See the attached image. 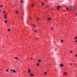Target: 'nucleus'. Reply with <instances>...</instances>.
Returning a JSON list of instances; mask_svg holds the SVG:
<instances>
[{"mask_svg":"<svg viewBox=\"0 0 77 77\" xmlns=\"http://www.w3.org/2000/svg\"><path fill=\"white\" fill-rule=\"evenodd\" d=\"M59 66L60 67H63L64 66V64H60Z\"/></svg>","mask_w":77,"mask_h":77,"instance_id":"nucleus-1","label":"nucleus"},{"mask_svg":"<svg viewBox=\"0 0 77 77\" xmlns=\"http://www.w3.org/2000/svg\"><path fill=\"white\" fill-rule=\"evenodd\" d=\"M28 73H30L31 72V70L29 69H28Z\"/></svg>","mask_w":77,"mask_h":77,"instance_id":"nucleus-2","label":"nucleus"},{"mask_svg":"<svg viewBox=\"0 0 77 77\" xmlns=\"http://www.w3.org/2000/svg\"><path fill=\"white\" fill-rule=\"evenodd\" d=\"M4 23H6V24L7 23H8V21H7V20H6V19H5V20Z\"/></svg>","mask_w":77,"mask_h":77,"instance_id":"nucleus-3","label":"nucleus"},{"mask_svg":"<svg viewBox=\"0 0 77 77\" xmlns=\"http://www.w3.org/2000/svg\"><path fill=\"white\" fill-rule=\"evenodd\" d=\"M15 59L16 60H19V58H17V57H15Z\"/></svg>","mask_w":77,"mask_h":77,"instance_id":"nucleus-4","label":"nucleus"},{"mask_svg":"<svg viewBox=\"0 0 77 77\" xmlns=\"http://www.w3.org/2000/svg\"><path fill=\"white\" fill-rule=\"evenodd\" d=\"M64 74H63V75H68V74L67 73H66V72H64Z\"/></svg>","mask_w":77,"mask_h":77,"instance_id":"nucleus-5","label":"nucleus"},{"mask_svg":"<svg viewBox=\"0 0 77 77\" xmlns=\"http://www.w3.org/2000/svg\"><path fill=\"white\" fill-rule=\"evenodd\" d=\"M4 16H5V17H4V18L5 19L6 18H7V17H6V14H5V15H4Z\"/></svg>","mask_w":77,"mask_h":77,"instance_id":"nucleus-6","label":"nucleus"},{"mask_svg":"<svg viewBox=\"0 0 77 77\" xmlns=\"http://www.w3.org/2000/svg\"><path fill=\"white\" fill-rule=\"evenodd\" d=\"M31 26H33L34 27H35V25L33 24H31Z\"/></svg>","mask_w":77,"mask_h":77,"instance_id":"nucleus-7","label":"nucleus"},{"mask_svg":"<svg viewBox=\"0 0 77 77\" xmlns=\"http://www.w3.org/2000/svg\"><path fill=\"white\" fill-rule=\"evenodd\" d=\"M31 6L32 7H33L35 5L33 4H32L31 5Z\"/></svg>","mask_w":77,"mask_h":77,"instance_id":"nucleus-8","label":"nucleus"},{"mask_svg":"<svg viewBox=\"0 0 77 77\" xmlns=\"http://www.w3.org/2000/svg\"><path fill=\"white\" fill-rule=\"evenodd\" d=\"M13 72L15 73V72H16V71L15 70H13Z\"/></svg>","mask_w":77,"mask_h":77,"instance_id":"nucleus-9","label":"nucleus"},{"mask_svg":"<svg viewBox=\"0 0 77 77\" xmlns=\"http://www.w3.org/2000/svg\"><path fill=\"white\" fill-rule=\"evenodd\" d=\"M33 75H34L32 73L30 75V76H33Z\"/></svg>","mask_w":77,"mask_h":77,"instance_id":"nucleus-10","label":"nucleus"},{"mask_svg":"<svg viewBox=\"0 0 77 77\" xmlns=\"http://www.w3.org/2000/svg\"><path fill=\"white\" fill-rule=\"evenodd\" d=\"M3 13L4 14H6V11L5 10L4 12H3Z\"/></svg>","mask_w":77,"mask_h":77,"instance_id":"nucleus-11","label":"nucleus"},{"mask_svg":"<svg viewBox=\"0 0 77 77\" xmlns=\"http://www.w3.org/2000/svg\"><path fill=\"white\" fill-rule=\"evenodd\" d=\"M16 12L17 14H18V11H16Z\"/></svg>","mask_w":77,"mask_h":77,"instance_id":"nucleus-12","label":"nucleus"},{"mask_svg":"<svg viewBox=\"0 0 77 77\" xmlns=\"http://www.w3.org/2000/svg\"><path fill=\"white\" fill-rule=\"evenodd\" d=\"M36 19H37V20H39V18H38V17H36Z\"/></svg>","mask_w":77,"mask_h":77,"instance_id":"nucleus-13","label":"nucleus"},{"mask_svg":"<svg viewBox=\"0 0 77 77\" xmlns=\"http://www.w3.org/2000/svg\"><path fill=\"white\" fill-rule=\"evenodd\" d=\"M37 66H39V63H37Z\"/></svg>","mask_w":77,"mask_h":77,"instance_id":"nucleus-14","label":"nucleus"},{"mask_svg":"<svg viewBox=\"0 0 77 77\" xmlns=\"http://www.w3.org/2000/svg\"><path fill=\"white\" fill-rule=\"evenodd\" d=\"M6 72H8L9 71V70H8V69H7L6 70Z\"/></svg>","mask_w":77,"mask_h":77,"instance_id":"nucleus-15","label":"nucleus"},{"mask_svg":"<svg viewBox=\"0 0 77 77\" xmlns=\"http://www.w3.org/2000/svg\"><path fill=\"white\" fill-rule=\"evenodd\" d=\"M59 8H60V6H59L58 7H57V8L58 9H59Z\"/></svg>","mask_w":77,"mask_h":77,"instance_id":"nucleus-16","label":"nucleus"},{"mask_svg":"<svg viewBox=\"0 0 77 77\" xmlns=\"http://www.w3.org/2000/svg\"><path fill=\"white\" fill-rule=\"evenodd\" d=\"M51 18H49L48 19V20H51Z\"/></svg>","mask_w":77,"mask_h":77,"instance_id":"nucleus-17","label":"nucleus"},{"mask_svg":"<svg viewBox=\"0 0 77 77\" xmlns=\"http://www.w3.org/2000/svg\"><path fill=\"white\" fill-rule=\"evenodd\" d=\"M42 6H44V3H42Z\"/></svg>","mask_w":77,"mask_h":77,"instance_id":"nucleus-18","label":"nucleus"},{"mask_svg":"<svg viewBox=\"0 0 77 77\" xmlns=\"http://www.w3.org/2000/svg\"><path fill=\"white\" fill-rule=\"evenodd\" d=\"M74 39H77V37H75Z\"/></svg>","mask_w":77,"mask_h":77,"instance_id":"nucleus-19","label":"nucleus"},{"mask_svg":"<svg viewBox=\"0 0 77 77\" xmlns=\"http://www.w3.org/2000/svg\"><path fill=\"white\" fill-rule=\"evenodd\" d=\"M38 62H41V60H38Z\"/></svg>","mask_w":77,"mask_h":77,"instance_id":"nucleus-20","label":"nucleus"},{"mask_svg":"<svg viewBox=\"0 0 77 77\" xmlns=\"http://www.w3.org/2000/svg\"><path fill=\"white\" fill-rule=\"evenodd\" d=\"M45 75H47V72H45Z\"/></svg>","mask_w":77,"mask_h":77,"instance_id":"nucleus-21","label":"nucleus"},{"mask_svg":"<svg viewBox=\"0 0 77 77\" xmlns=\"http://www.w3.org/2000/svg\"><path fill=\"white\" fill-rule=\"evenodd\" d=\"M8 32L11 31V29H8Z\"/></svg>","mask_w":77,"mask_h":77,"instance_id":"nucleus-22","label":"nucleus"},{"mask_svg":"<svg viewBox=\"0 0 77 77\" xmlns=\"http://www.w3.org/2000/svg\"><path fill=\"white\" fill-rule=\"evenodd\" d=\"M63 40H62L61 41V43H62V42H63Z\"/></svg>","mask_w":77,"mask_h":77,"instance_id":"nucleus-23","label":"nucleus"},{"mask_svg":"<svg viewBox=\"0 0 77 77\" xmlns=\"http://www.w3.org/2000/svg\"><path fill=\"white\" fill-rule=\"evenodd\" d=\"M66 9L67 10H69V8H66Z\"/></svg>","mask_w":77,"mask_h":77,"instance_id":"nucleus-24","label":"nucleus"},{"mask_svg":"<svg viewBox=\"0 0 77 77\" xmlns=\"http://www.w3.org/2000/svg\"><path fill=\"white\" fill-rule=\"evenodd\" d=\"M3 5H2L0 6V8H2V7H3Z\"/></svg>","mask_w":77,"mask_h":77,"instance_id":"nucleus-25","label":"nucleus"},{"mask_svg":"<svg viewBox=\"0 0 77 77\" xmlns=\"http://www.w3.org/2000/svg\"><path fill=\"white\" fill-rule=\"evenodd\" d=\"M72 52H73V51H70V53H72Z\"/></svg>","mask_w":77,"mask_h":77,"instance_id":"nucleus-26","label":"nucleus"},{"mask_svg":"<svg viewBox=\"0 0 77 77\" xmlns=\"http://www.w3.org/2000/svg\"><path fill=\"white\" fill-rule=\"evenodd\" d=\"M35 33H36V32H37V30L35 31Z\"/></svg>","mask_w":77,"mask_h":77,"instance_id":"nucleus-27","label":"nucleus"},{"mask_svg":"<svg viewBox=\"0 0 77 77\" xmlns=\"http://www.w3.org/2000/svg\"><path fill=\"white\" fill-rule=\"evenodd\" d=\"M72 7L70 8V9H72Z\"/></svg>","mask_w":77,"mask_h":77,"instance_id":"nucleus-28","label":"nucleus"},{"mask_svg":"<svg viewBox=\"0 0 77 77\" xmlns=\"http://www.w3.org/2000/svg\"><path fill=\"white\" fill-rule=\"evenodd\" d=\"M75 42H77V40H76L75 41Z\"/></svg>","mask_w":77,"mask_h":77,"instance_id":"nucleus-29","label":"nucleus"},{"mask_svg":"<svg viewBox=\"0 0 77 77\" xmlns=\"http://www.w3.org/2000/svg\"><path fill=\"white\" fill-rule=\"evenodd\" d=\"M21 3H23V1H21Z\"/></svg>","mask_w":77,"mask_h":77,"instance_id":"nucleus-30","label":"nucleus"},{"mask_svg":"<svg viewBox=\"0 0 77 77\" xmlns=\"http://www.w3.org/2000/svg\"><path fill=\"white\" fill-rule=\"evenodd\" d=\"M13 70H10V71L11 72L12 71H13Z\"/></svg>","mask_w":77,"mask_h":77,"instance_id":"nucleus-31","label":"nucleus"},{"mask_svg":"<svg viewBox=\"0 0 77 77\" xmlns=\"http://www.w3.org/2000/svg\"><path fill=\"white\" fill-rule=\"evenodd\" d=\"M51 30H53V28H51Z\"/></svg>","mask_w":77,"mask_h":77,"instance_id":"nucleus-32","label":"nucleus"},{"mask_svg":"<svg viewBox=\"0 0 77 77\" xmlns=\"http://www.w3.org/2000/svg\"><path fill=\"white\" fill-rule=\"evenodd\" d=\"M75 57H77V54H76V55H75Z\"/></svg>","mask_w":77,"mask_h":77,"instance_id":"nucleus-33","label":"nucleus"},{"mask_svg":"<svg viewBox=\"0 0 77 77\" xmlns=\"http://www.w3.org/2000/svg\"><path fill=\"white\" fill-rule=\"evenodd\" d=\"M72 10V9H69V11H71Z\"/></svg>","mask_w":77,"mask_h":77,"instance_id":"nucleus-34","label":"nucleus"},{"mask_svg":"<svg viewBox=\"0 0 77 77\" xmlns=\"http://www.w3.org/2000/svg\"><path fill=\"white\" fill-rule=\"evenodd\" d=\"M29 18H31V20H32V18H31L30 17H29Z\"/></svg>","mask_w":77,"mask_h":77,"instance_id":"nucleus-35","label":"nucleus"},{"mask_svg":"<svg viewBox=\"0 0 77 77\" xmlns=\"http://www.w3.org/2000/svg\"><path fill=\"white\" fill-rule=\"evenodd\" d=\"M76 15H77V13H76Z\"/></svg>","mask_w":77,"mask_h":77,"instance_id":"nucleus-36","label":"nucleus"},{"mask_svg":"<svg viewBox=\"0 0 77 77\" xmlns=\"http://www.w3.org/2000/svg\"><path fill=\"white\" fill-rule=\"evenodd\" d=\"M70 65H72V64H70Z\"/></svg>","mask_w":77,"mask_h":77,"instance_id":"nucleus-37","label":"nucleus"},{"mask_svg":"<svg viewBox=\"0 0 77 77\" xmlns=\"http://www.w3.org/2000/svg\"><path fill=\"white\" fill-rule=\"evenodd\" d=\"M31 59L32 60V59H33V58H31Z\"/></svg>","mask_w":77,"mask_h":77,"instance_id":"nucleus-38","label":"nucleus"},{"mask_svg":"<svg viewBox=\"0 0 77 77\" xmlns=\"http://www.w3.org/2000/svg\"><path fill=\"white\" fill-rule=\"evenodd\" d=\"M1 10H0V12H1Z\"/></svg>","mask_w":77,"mask_h":77,"instance_id":"nucleus-39","label":"nucleus"},{"mask_svg":"<svg viewBox=\"0 0 77 77\" xmlns=\"http://www.w3.org/2000/svg\"><path fill=\"white\" fill-rule=\"evenodd\" d=\"M4 46H3V48H4Z\"/></svg>","mask_w":77,"mask_h":77,"instance_id":"nucleus-40","label":"nucleus"},{"mask_svg":"<svg viewBox=\"0 0 77 77\" xmlns=\"http://www.w3.org/2000/svg\"><path fill=\"white\" fill-rule=\"evenodd\" d=\"M28 59H29L28 58Z\"/></svg>","mask_w":77,"mask_h":77,"instance_id":"nucleus-41","label":"nucleus"}]
</instances>
